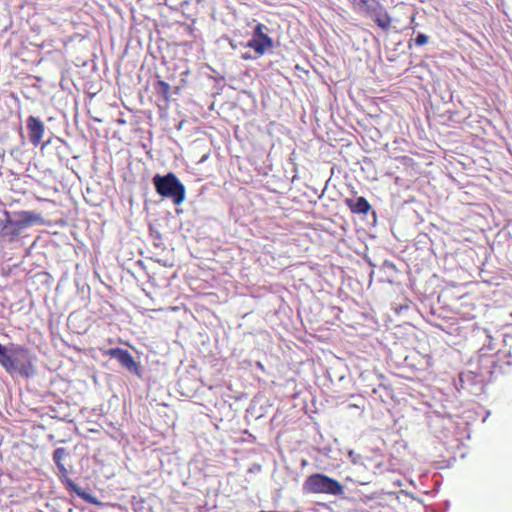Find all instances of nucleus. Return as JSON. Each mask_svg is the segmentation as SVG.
<instances>
[{
	"instance_id": "nucleus-13",
	"label": "nucleus",
	"mask_w": 512,
	"mask_h": 512,
	"mask_svg": "<svg viewBox=\"0 0 512 512\" xmlns=\"http://www.w3.org/2000/svg\"><path fill=\"white\" fill-rule=\"evenodd\" d=\"M0 364L6 368L14 365L12 358L8 355L6 348L0 344Z\"/></svg>"
},
{
	"instance_id": "nucleus-15",
	"label": "nucleus",
	"mask_w": 512,
	"mask_h": 512,
	"mask_svg": "<svg viewBox=\"0 0 512 512\" xmlns=\"http://www.w3.org/2000/svg\"><path fill=\"white\" fill-rule=\"evenodd\" d=\"M242 58L244 60H250V59H255L256 57H255V55H251L250 53L247 52V53H242Z\"/></svg>"
},
{
	"instance_id": "nucleus-6",
	"label": "nucleus",
	"mask_w": 512,
	"mask_h": 512,
	"mask_svg": "<svg viewBox=\"0 0 512 512\" xmlns=\"http://www.w3.org/2000/svg\"><path fill=\"white\" fill-rule=\"evenodd\" d=\"M68 455L66 449L64 448H57L54 451L53 459L58 467V471H60V477L65 478V483L68 486L70 490L75 492L78 496L85 500L92 501L91 497L87 495L85 492H83L76 484L73 483V481L69 478H67L68 470L65 467L63 460Z\"/></svg>"
},
{
	"instance_id": "nucleus-17",
	"label": "nucleus",
	"mask_w": 512,
	"mask_h": 512,
	"mask_svg": "<svg viewBox=\"0 0 512 512\" xmlns=\"http://www.w3.org/2000/svg\"><path fill=\"white\" fill-rule=\"evenodd\" d=\"M511 317H512V312H511Z\"/></svg>"
},
{
	"instance_id": "nucleus-3",
	"label": "nucleus",
	"mask_w": 512,
	"mask_h": 512,
	"mask_svg": "<svg viewBox=\"0 0 512 512\" xmlns=\"http://www.w3.org/2000/svg\"><path fill=\"white\" fill-rule=\"evenodd\" d=\"M4 215L5 219H0V237L8 241L15 240L24 227L37 222L39 219L36 214L26 211L18 213L19 221L12 220L8 211H5Z\"/></svg>"
},
{
	"instance_id": "nucleus-8",
	"label": "nucleus",
	"mask_w": 512,
	"mask_h": 512,
	"mask_svg": "<svg viewBox=\"0 0 512 512\" xmlns=\"http://www.w3.org/2000/svg\"><path fill=\"white\" fill-rule=\"evenodd\" d=\"M26 129L30 142L34 146H38L41 143L45 133L44 123L34 116H29L26 120Z\"/></svg>"
},
{
	"instance_id": "nucleus-2",
	"label": "nucleus",
	"mask_w": 512,
	"mask_h": 512,
	"mask_svg": "<svg viewBox=\"0 0 512 512\" xmlns=\"http://www.w3.org/2000/svg\"><path fill=\"white\" fill-rule=\"evenodd\" d=\"M303 489L311 494L340 496L344 493L343 486L337 479L323 473L309 475L304 481Z\"/></svg>"
},
{
	"instance_id": "nucleus-11",
	"label": "nucleus",
	"mask_w": 512,
	"mask_h": 512,
	"mask_svg": "<svg viewBox=\"0 0 512 512\" xmlns=\"http://www.w3.org/2000/svg\"><path fill=\"white\" fill-rule=\"evenodd\" d=\"M354 6L361 8L367 15L371 11H375L378 6L377 0H349Z\"/></svg>"
},
{
	"instance_id": "nucleus-7",
	"label": "nucleus",
	"mask_w": 512,
	"mask_h": 512,
	"mask_svg": "<svg viewBox=\"0 0 512 512\" xmlns=\"http://www.w3.org/2000/svg\"><path fill=\"white\" fill-rule=\"evenodd\" d=\"M106 356L116 359L121 366L141 376L140 365L135 361L134 357L126 350L120 348H112L106 352Z\"/></svg>"
},
{
	"instance_id": "nucleus-16",
	"label": "nucleus",
	"mask_w": 512,
	"mask_h": 512,
	"mask_svg": "<svg viewBox=\"0 0 512 512\" xmlns=\"http://www.w3.org/2000/svg\"><path fill=\"white\" fill-rule=\"evenodd\" d=\"M258 512H280V511H265V510H261V511H258ZM296 512H302V511H296Z\"/></svg>"
},
{
	"instance_id": "nucleus-14",
	"label": "nucleus",
	"mask_w": 512,
	"mask_h": 512,
	"mask_svg": "<svg viewBox=\"0 0 512 512\" xmlns=\"http://www.w3.org/2000/svg\"><path fill=\"white\" fill-rule=\"evenodd\" d=\"M415 42H416L417 45L423 46V45L427 44L428 37L425 34H419L417 36V38L415 39Z\"/></svg>"
},
{
	"instance_id": "nucleus-1",
	"label": "nucleus",
	"mask_w": 512,
	"mask_h": 512,
	"mask_svg": "<svg viewBox=\"0 0 512 512\" xmlns=\"http://www.w3.org/2000/svg\"><path fill=\"white\" fill-rule=\"evenodd\" d=\"M152 183L156 192L165 198H171L174 205H181L186 198V188L178 177L169 172L166 175H155Z\"/></svg>"
},
{
	"instance_id": "nucleus-12",
	"label": "nucleus",
	"mask_w": 512,
	"mask_h": 512,
	"mask_svg": "<svg viewBox=\"0 0 512 512\" xmlns=\"http://www.w3.org/2000/svg\"><path fill=\"white\" fill-rule=\"evenodd\" d=\"M154 89L155 91L160 94L163 99L165 100H169L170 98V85L163 81V80H158L155 84H154Z\"/></svg>"
},
{
	"instance_id": "nucleus-10",
	"label": "nucleus",
	"mask_w": 512,
	"mask_h": 512,
	"mask_svg": "<svg viewBox=\"0 0 512 512\" xmlns=\"http://www.w3.org/2000/svg\"><path fill=\"white\" fill-rule=\"evenodd\" d=\"M345 204L348 206L350 211L354 214H368L371 210V204L363 196H359L356 199L346 198Z\"/></svg>"
},
{
	"instance_id": "nucleus-9",
	"label": "nucleus",
	"mask_w": 512,
	"mask_h": 512,
	"mask_svg": "<svg viewBox=\"0 0 512 512\" xmlns=\"http://www.w3.org/2000/svg\"><path fill=\"white\" fill-rule=\"evenodd\" d=\"M368 15L383 31H387L391 28L390 14L386 11L381 3H378L375 11H371Z\"/></svg>"
},
{
	"instance_id": "nucleus-5",
	"label": "nucleus",
	"mask_w": 512,
	"mask_h": 512,
	"mask_svg": "<svg viewBox=\"0 0 512 512\" xmlns=\"http://www.w3.org/2000/svg\"><path fill=\"white\" fill-rule=\"evenodd\" d=\"M266 30L267 27L265 25L257 24L253 30L252 38L244 45L254 50L255 57H261L274 46V41L265 33Z\"/></svg>"
},
{
	"instance_id": "nucleus-4",
	"label": "nucleus",
	"mask_w": 512,
	"mask_h": 512,
	"mask_svg": "<svg viewBox=\"0 0 512 512\" xmlns=\"http://www.w3.org/2000/svg\"><path fill=\"white\" fill-rule=\"evenodd\" d=\"M417 10L413 4L399 2L394 5L390 14L391 26L397 31L402 32L406 29H414Z\"/></svg>"
}]
</instances>
